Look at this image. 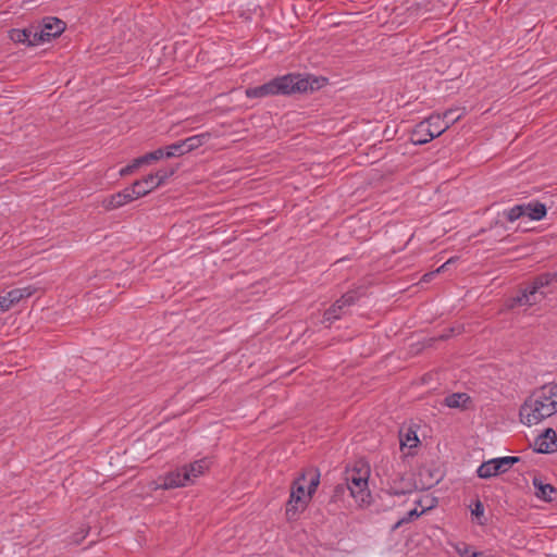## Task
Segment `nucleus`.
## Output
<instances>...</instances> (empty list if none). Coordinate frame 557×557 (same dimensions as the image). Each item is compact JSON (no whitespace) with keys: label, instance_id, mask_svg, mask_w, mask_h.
<instances>
[{"label":"nucleus","instance_id":"nucleus-1","mask_svg":"<svg viewBox=\"0 0 557 557\" xmlns=\"http://www.w3.org/2000/svg\"><path fill=\"white\" fill-rule=\"evenodd\" d=\"M557 413V383L545 384L534 391L520 408V421L536 425Z\"/></svg>","mask_w":557,"mask_h":557},{"label":"nucleus","instance_id":"nucleus-2","mask_svg":"<svg viewBox=\"0 0 557 557\" xmlns=\"http://www.w3.org/2000/svg\"><path fill=\"white\" fill-rule=\"evenodd\" d=\"M319 483L320 474L314 470L302 473L293 482L285 507V516L288 521H296L307 509Z\"/></svg>","mask_w":557,"mask_h":557},{"label":"nucleus","instance_id":"nucleus-3","mask_svg":"<svg viewBox=\"0 0 557 557\" xmlns=\"http://www.w3.org/2000/svg\"><path fill=\"white\" fill-rule=\"evenodd\" d=\"M370 475V465L364 460H357L346 468V486L359 508H367L373 502L372 494L369 488Z\"/></svg>","mask_w":557,"mask_h":557},{"label":"nucleus","instance_id":"nucleus-4","mask_svg":"<svg viewBox=\"0 0 557 557\" xmlns=\"http://www.w3.org/2000/svg\"><path fill=\"white\" fill-rule=\"evenodd\" d=\"M212 462L209 458H202L191 462L188 466H184L178 468L170 473H168L161 483H157L154 490L157 488H176L186 486L188 484L194 483L199 476L206 473L211 467Z\"/></svg>","mask_w":557,"mask_h":557},{"label":"nucleus","instance_id":"nucleus-5","mask_svg":"<svg viewBox=\"0 0 557 557\" xmlns=\"http://www.w3.org/2000/svg\"><path fill=\"white\" fill-rule=\"evenodd\" d=\"M553 280L554 275L549 273L540 275L520 295L511 299L509 307L513 308L516 306H533L540 302L546 295L543 288L548 286Z\"/></svg>","mask_w":557,"mask_h":557},{"label":"nucleus","instance_id":"nucleus-6","mask_svg":"<svg viewBox=\"0 0 557 557\" xmlns=\"http://www.w3.org/2000/svg\"><path fill=\"white\" fill-rule=\"evenodd\" d=\"M518 460V457L512 456L492 458L479 466L476 475L480 479L496 476L508 471Z\"/></svg>","mask_w":557,"mask_h":557},{"label":"nucleus","instance_id":"nucleus-7","mask_svg":"<svg viewBox=\"0 0 557 557\" xmlns=\"http://www.w3.org/2000/svg\"><path fill=\"white\" fill-rule=\"evenodd\" d=\"M277 95H288L296 91H307L312 89V84L309 77L300 74H287L277 78H274Z\"/></svg>","mask_w":557,"mask_h":557},{"label":"nucleus","instance_id":"nucleus-8","mask_svg":"<svg viewBox=\"0 0 557 557\" xmlns=\"http://www.w3.org/2000/svg\"><path fill=\"white\" fill-rule=\"evenodd\" d=\"M140 194H143V191L139 190V193H135L129 186L119 193L106 197L101 201V206L106 210H114L140 198Z\"/></svg>","mask_w":557,"mask_h":557},{"label":"nucleus","instance_id":"nucleus-9","mask_svg":"<svg viewBox=\"0 0 557 557\" xmlns=\"http://www.w3.org/2000/svg\"><path fill=\"white\" fill-rule=\"evenodd\" d=\"M65 29V24L63 21L57 17H46L42 21V25L39 29H35L37 32V40L39 42L49 41L50 39L61 35Z\"/></svg>","mask_w":557,"mask_h":557},{"label":"nucleus","instance_id":"nucleus-10","mask_svg":"<svg viewBox=\"0 0 557 557\" xmlns=\"http://www.w3.org/2000/svg\"><path fill=\"white\" fill-rule=\"evenodd\" d=\"M451 113L453 111H446L443 116L433 114L424 120L429 125L433 138L441 136L449 127L450 123L459 119V115L457 117H450Z\"/></svg>","mask_w":557,"mask_h":557},{"label":"nucleus","instance_id":"nucleus-11","mask_svg":"<svg viewBox=\"0 0 557 557\" xmlns=\"http://www.w3.org/2000/svg\"><path fill=\"white\" fill-rule=\"evenodd\" d=\"M534 449L541 454H550L557 450V433L546 429L534 440Z\"/></svg>","mask_w":557,"mask_h":557},{"label":"nucleus","instance_id":"nucleus-12","mask_svg":"<svg viewBox=\"0 0 557 557\" xmlns=\"http://www.w3.org/2000/svg\"><path fill=\"white\" fill-rule=\"evenodd\" d=\"M355 301L356 296L354 293H347L343 295L341 299L336 300V302L325 311L324 320L332 322L339 319L343 313V309L352 305Z\"/></svg>","mask_w":557,"mask_h":557},{"label":"nucleus","instance_id":"nucleus-13","mask_svg":"<svg viewBox=\"0 0 557 557\" xmlns=\"http://www.w3.org/2000/svg\"><path fill=\"white\" fill-rule=\"evenodd\" d=\"M399 442L401 451L407 456H412L420 444L417 431L411 428L399 432Z\"/></svg>","mask_w":557,"mask_h":557},{"label":"nucleus","instance_id":"nucleus-14","mask_svg":"<svg viewBox=\"0 0 557 557\" xmlns=\"http://www.w3.org/2000/svg\"><path fill=\"white\" fill-rule=\"evenodd\" d=\"M425 506L422 509H419L418 507H413L410 509L406 515H404L394 525V529H398L403 524L409 523L416 519H418L420 516H422L428 510L434 508L436 506V499L435 498H426L425 499Z\"/></svg>","mask_w":557,"mask_h":557},{"label":"nucleus","instance_id":"nucleus-15","mask_svg":"<svg viewBox=\"0 0 557 557\" xmlns=\"http://www.w3.org/2000/svg\"><path fill=\"white\" fill-rule=\"evenodd\" d=\"M433 139L432 133H430L429 125L425 123V121H421L418 123L410 135V140L414 145H423Z\"/></svg>","mask_w":557,"mask_h":557},{"label":"nucleus","instance_id":"nucleus-16","mask_svg":"<svg viewBox=\"0 0 557 557\" xmlns=\"http://www.w3.org/2000/svg\"><path fill=\"white\" fill-rule=\"evenodd\" d=\"M10 38L14 42L26 44L28 46H34L38 44L37 32H35V29L32 28L12 29L10 32Z\"/></svg>","mask_w":557,"mask_h":557},{"label":"nucleus","instance_id":"nucleus-17","mask_svg":"<svg viewBox=\"0 0 557 557\" xmlns=\"http://www.w3.org/2000/svg\"><path fill=\"white\" fill-rule=\"evenodd\" d=\"M271 95H277V89L275 87L274 79L261 86L246 89V96L248 98H263Z\"/></svg>","mask_w":557,"mask_h":557},{"label":"nucleus","instance_id":"nucleus-18","mask_svg":"<svg viewBox=\"0 0 557 557\" xmlns=\"http://www.w3.org/2000/svg\"><path fill=\"white\" fill-rule=\"evenodd\" d=\"M159 186L160 181H158L156 177L153 178L151 174H149L143 180L136 181L131 187L135 193H139V190L143 191L140 197H144Z\"/></svg>","mask_w":557,"mask_h":557},{"label":"nucleus","instance_id":"nucleus-19","mask_svg":"<svg viewBox=\"0 0 557 557\" xmlns=\"http://www.w3.org/2000/svg\"><path fill=\"white\" fill-rule=\"evenodd\" d=\"M533 486H534V490H535V496L542 500H550L552 499V494L555 492V488L553 487V485H550L549 483H545L542 479L540 478H533Z\"/></svg>","mask_w":557,"mask_h":557},{"label":"nucleus","instance_id":"nucleus-20","mask_svg":"<svg viewBox=\"0 0 557 557\" xmlns=\"http://www.w3.org/2000/svg\"><path fill=\"white\" fill-rule=\"evenodd\" d=\"M470 403V396L466 393H454L445 397L444 404L448 408L465 409Z\"/></svg>","mask_w":557,"mask_h":557},{"label":"nucleus","instance_id":"nucleus-21","mask_svg":"<svg viewBox=\"0 0 557 557\" xmlns=\"http://www.w3.org/2000/svg\"><path fill=\"white\" fill-rule=\"evenodd\" d=\"M524 209L525 216L533 221H540L546 215V207L540 202L524 205Z\"/></svg>","mask_w":557,"mask_h":557},{"label":"nucleus","instance_id":"nucleus-22","mask_svg":"<svg viewBox=\"0 0 557 557\" xmlns=\"http://www.w3.org/2000/svg\"><path fill=\"white\" fill-rule=\"evenodd\" d=\"M33 289L30 287L15 288L10 290L7 295L9 296L12 304L18 302L21 299L32 296Z\"/></svg>","mask_w":557,"mask_h":557},{"label":"nucleus","instance_id":"nucleus-23","mask_svg":"<svg viewBox=\"0 0 557 557\" xmlns=\"http://www.w3.org/2000/svg\"><path fill=\"white\" fill-rule=\"evenodd\" d=\"M205 138H206V135H195V136L186 138L185 140H182V143L184 145L185 153L201 146Z\"/></svg>","mask_w":557,"mask_h":557},{"label":"nucleus","instance_id":"nucleus-24","mask_svg":"<svg viewBox=\"0 0 557 557\" xmlns=\"http://www.w3.org/2000/svg\"><path fill=\"white\" fill-rule=\"evenodd\" d=\"M504 214L506 215L508 221L515 222L518 219L525 216L524 205L513 206L512 208L506 210Z\"/></svg>","mask_w":557,"mask_h":557},{"label":"nucleus","instance_id":"nucleus-25","mask_svg":"<svg viewBox=\"0 0 557 557\" xmlns=\"http://www.w3.org/2000/svg\"><path fill=\"white\" fill-rule=\"evenodd\" d=\"M164 150V157L165 158H171V157H176V156H182L185 153V150H184V145L182 141H178V143H175V144H172L170 146H168Z\"/></svg>","mask_w":557,"mask_h":557},{"label":"nucleus","instance_id":"nucleus-26","mask_svg":"<svg viewBox=\"0 0 557 557\" xmlns=\"http://www.w3.org/2000/svg\"><path fill=\"white\" fill-rule=\"evenodd\" d=\"M164 158V150L163 149H157L152 152H149V153H146L141 157H139V162H141V164H149L153 161H158L160 159Z\"/></svg>","mask_w":557,"mask_h":557},{"label":"nucleus","instance_id":"nucleus-27","mask_svg":"<svg viewBox=\"0 0 557 557\" xmlns=\"http://www.w3.org/2000/svg\"><path fill=\"white\" fill-rule=\"evenodd\" d=\"M455 550L460 555L461 557H480L481 553L478 552H471V548L466 543H458L455 545Z\"/></svg>","mask_w":557,"mask_h":557},{"label":"nucleus","instance_id":"nucleus-28","mask_svg":"<svg viewBox=\"0 0 557 557\" xmlns=\"http://www.w3.org/2000/svg\"><path fill=\"white\" fill-rule=\"evenodd\" d=\"M141 165L143 164H141V162H139V158H136L132 161V163H129L128 165H126L120 170V172H119L120 176H127Z\"/></svg>","mask_w":557,"mask_h":557},{"label":"nucleus","instance_id":"nucleus-29","mask_svg":"<svg viewBox=\"0 0 557 557\" xmlns=\"http://www.w3.org/2000/svg\"><path fill=\"white\" fill-rule=\"evenodd\" d=\"M172 174L173 170H159L156 174H151V176L160 181V185H162Z\"/></svg>","mask_w":557,"mask_h":557},{"label":"nucleus","instance_id":"nucleus-30","mask_svg":"<svg viewBox=\"0 0 557 557\" xmlns=\"http://www.w3.org/2000/svg\"><path fill=\"white\" fill-rule=\"evenodd\" d=\"M471 512L476 518H480L484 515V506L480 500H476L473 505V508L471 509Z\"/></svg>","mask_w":557,"mask_h":557},{"label":"nucleus","instance_id":"nucleus-31","mask_svg":"<svg viewBox=\"0 0 557 557\" xmlns=\"http://www.w3.org/2000/svg\"><path fill=\"white\" fill-rule=\"evenodd\" d=\"M12 305V300H10L8 295L0 296V311L3 312L9 310Z\"/></svg>","mask_w":557,"mask_h":557},{"label":"nucleus","instance_id":"nucleus-32","mask_svg":"<svg viewBox=\"0 0 557 557\" xmlns=\"http://www.w3.org/2000/svg\"><path fill=\"white\" fill-rule=\"evenodd\" d=\"M410 491V485L407 488H398L395 485H389L388 493L392 495H403Z\"/></svg>","mask_w":557,"mask_h":557},{"label":"nucleus","instance_id":"nucleus-33","mask_svg":"<svg viewBox=\"0 0 557 557\" xmlns=\"http://www.w3.org/2000/svg\"><path fill=\"white\" fill-rule=\"evenodd\" d=\"M426 498H431L430 496H423V497H420V498H414L413 499V504L416 505L414 507H421V509L425 506V499Z\"/></svg>","mask_w":557,"mask_h":557},{"label":"nucleus","instance_id":"nucleus-34","mask_svg":"<svg viewBox=\"0 0 557 557\" xmlns=\"http://www.w3.org/2000/svg\"><path fill=\"white\" fill-rule=\"evenodd\" d=\"M444 267H445V264H443L442 267H440V268L436 270V272H437V273H438V272H441V271H442V269H443Z\"/></svg>","mask_w":557,"mask_h":557}]
</instances>
